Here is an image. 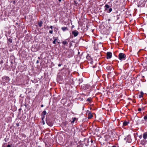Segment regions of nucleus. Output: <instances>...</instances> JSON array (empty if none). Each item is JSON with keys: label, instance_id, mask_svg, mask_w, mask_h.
I'll return each mask as SVG.
<instances>
[{"label": "nucleus", "instance_id": "6", "mask_svg": "<svg viewBox=\"0 0 147 147\" xmlns=\"http://www.w3.org/2000/svg\"><path fill=\"white\" fill-rule=\"evenodd\" d=\"M46 123L47 124L50 126H52L53 125V124L51 122H49L46 119Z\"/></svg>", "mask_w": 147, "mask_h": 147}, {"label": "nucleus", "instance_id": "9", "mask_svg": "<svg viewBox=\"0 0 147 147\" xmlns=\"http://www.w3.org/2000/svg\"><path fill=\"white\" fill-rule=\"evenodd\" d=\"M88 118L89 119L93 117L92 115L90 112L88 113Z\"/></svg>", "mask_w": 147, "mask_h": 147}, {"label": "nucleus", "instance_id": "1", "mask_svg": "<svg viewBox=\"0 0 147 147\" xmlns=\"http://www.w3.org/2000/svg\"><path fill=\"white\" fill-rule=\"evenodd\" d=\"M125 55L123 53H120L119 55V58L121 60H125Z\"/></svg>", "mask_w": 147, "mask_h": 147}, {"label": "nucleus", "instance_id": "15", "mask_svg": "<svg viewBox=\"0 0 147 147\" xmlns=\"http://www.w3.org/2000/svg\"><path fill=\"white\" fill-rule=\"evenodd\" d=\"M46 114V111H44L42 113L41 115L45 116Z\"/></svg>", "mask_w": 147, "mask_h": 147}, {"label": "nucleus", "instance_id": "3", "mask_svg": "<svg viewBox=\"0 0 147 147\" xmlns=\"http://www.w3.org/2000/svg\"><path fill=\"white\" fill-rule=\"evenodd\" d=\"M72 34L74 35V37L77 36L79 34L78 32L76 30H75L72 32Z\"/></svg>", "mask_w": 147, "mask_h": 147}, {"label": "nucleus", "instance_id": "18", "mask_svg": "<svg viewBox=\"0 0 147 147\" xmlns=\"http://www.w3.org/2000/svg\"><path fill=\"white\" fill-rule=\"evenodd\" d=\"M105 10H107V9L108 8H109V5H106L105 6Z\"/></svg>", "mask_w": 147, "mask_h": 147}, {"label": "nucleus", "instance_id": "47", "mask_svg": "<svg viewBox=\"0 0 147 147\" xmlns=\"http://www.w3.org/2000/svg\"><path fill=\"white\" fill-rule=\"evenodd\" d=\"M21 110V109H19V110Z\"/></svg>", "mask_w": 147, "mask_h": 147}, {"label": "nucleus", "instance_id": "16", "mask_svg": "<svg viewBox=\"0 0 147 147\" xmlns=\"http://www.w3.org/2000/svg\"><path fill=\"white\" fill-rule=\"evenodd\" d=\"M62 43L63 45H67V44H68V42H67L65 41H64L62 42Z\"/></svg>", "mask_w": 147, "mask_h": 147}, {"label": "nucleus", "instance_id": "45", "mask_svg": "<svg viewBox=\"0 0 147 147\" xmlns=\"http://www.w3.org/2000/svg\"><path fill=\"white\" fill-rule=\"evenodd\" d=\"M74 121H75L74 120H73L72 121V122H74Z\"/></svg>", "mask_w": 147, "mask_h": 147}, {"label": "nucleus", "instance_id": "33", "mask_svg": "<svg viewBox=\"0 0 147 147\" xmlns=\"http://www.w3.org/2000/svg\"><path fill=\"white\" fill-rule=\"evenodd\" d=\"M7 147H11L10 145L8 144Z\"/></svg>", "mask_w": 147, "mask_h": 147}, {"label": "nucleus", "instance_id": "26", "mask_svg": "<svg viewBox=\"0 0 147 147\" xmlns=\"http://www.w3.org/2000/svg\"><path fill=\"white\" fill-rule=\"evenodd\" d=\"M49 33H50V34H52L53 33V31L51 30H50L49 31Z\"/></svg>", "mask_w": 147, "mask_h": 147}, {"label": "nucleus", "instance_id": "46", "mask_svg": "<svg viewBox=\"0 0 147 147\" xmlns=\"http://www.w3.org/2000/svg\"><path fill=\"white\" fill-rule=\"evenodd\" d=\"M104 75H103V76H102V77H103V78H104Z\"/></svg>", "mask_w": 147, "mask_h": 147}, {"label": "nucleus", "instance_id": "13", "mask_svg": "<svg viewBox=\"0 0 147 147\" xmlns=\"http://www.w3.org/2000/svg\"><path fill=\"white\" fill-rule=\"evenodd\" d=\"M80 1V0H74V2L75 4H77Z\"/></svg>", "mask_w": 147, "mask_h": 147}, {"label": "nucleus", "instance_id": "23", "mask_svg": "<svg viewBox=\"0 0 147 147\" xmlns=\"http://www.w3.org/2000/svg\"><path fill=\"white\" fill-rule=\"evenodd\" d=\"M42 120H43L45 118V116H44V115H42Z\"/></svg>", "mask_w": 147, "mask_h": 147}, {"label": "nucleus", "instance_id": "31", "mask_svg": "<svg viewBox=\"0 0 147 147\" xmlns=\"http://www.w3.org/2000/svg\"><path fill=\"white\" fill-rule=\"evenodd\" d=\"M53 38L54 39V40H55V41H56V40H57V38H55L54 37H53Z\"/></svg>", "mask_w": 147, "mask_h": 147}, {"label": "nucleus", "instance_id": "38", "mask_svg": "<svg viewBox=\"0 0 147 147\" xmlns=\"http://www.w3.org/2000/svg\"><path fill=\"white\" fill-rule=\"evenodd\" d=\"M70 46V47L72 45V43L71 42L69 43Z\"/></svg>", "mask_w": 147, "mask_h": 147}, {"label": "nucleus", "instance_id": "20", "mask_svg": "<svg viewBox=\"0 0 147 147\" xmlns=\"http://www.w3.org/2000/svg\"><path fill=\"white\" fill-rule=\"evenodd\" d=\"M91 98H88L87 100V101H90L91 100Z\"/></svg>", "mask_w": 147, "mask_h": 147}, {"label": "nucleus", "instance_id": "11", "mask_svg": "<svg viewBox=\"0 0 147 147\" xmlns=\"http://www.w3.org/2000/svg\"><path fill=\"white\" fill-rule=\"evenodd\" d=\"M140 94L139 96V98H141L143 97L144 93L142 92H141L140 93Z\"/></svg>", "mask_w": 147, "mask_h": 147}, {"label": "nucleus", "instance_id": "51", "mask_svg": "<svg viewBox=\"0 0 147 147\" xmlns=\"http://www.w3.org/2000/svg\"><path fill=\"white\" fill-rule=\"evenodd\" d=\"M92 62H90V63H92Z\"/></svg>", "mask_w": 147, "mask_h": 147}, {"label": "nucleus", "instance_id": "29", "mask_svg": "<svg viewBox=\"0 0 147 147\" xmlns=\"http://www.w3.org/2000/svg\"><path fill=\"white\" fill-rule=\"evenodd\" d=\"M16 126L18 127L20 125V124H19V123H16Z\"/></svg>", "mask_w": 147, "mask_h": 147}, {"label": "nucleus", "instance_id": "32", "mask_svg": "<svg viewBox=\"0 0 147 147\" xmlns=\"http://www.w3.org/2000/svg\"><path fill=\"white\" fill-rule=\"evenodd\" d=\"M53 43L54 44H56V41H55V40H54L53 42Z\"/></svg>", "mask_w": 147, "mask_h": 147}, {"label": "nucleus", "instance_id": "34", "mask_svg": "<svg viewBox=\"0 0 147 147\" xmlns=\"http://www.w3.org/2000/svg\"><path fill=\"white\" fill-rule=\"evenodd\" d=\"M62 65L61 64H59L58 65V66L60 67Z\"/></svg>", "mask_w": 147, "mask_h": 147}, {"label": "nucleus", "instance_id": "44", "mask_svg": "<svg viewBox=\"0 0 147 147\" xmlns=\"http://www.w3.org/2000/svg\"><path fill=\"white\" fill-rule=\"evenodd\" d=\"M38 59H40V57H38Z\"/></svg>", "mask_w": 147, "mask_h": 147}, {"label": "nucleus", "instance_id": "39", "mask_svg": "<svg viewBox=\"0 0 147 147\" xmlns=\"http://www.w3.org/2000/svg\"><path fill=\"white\" fill-rule=\"evenodd\" d=\"M142 137V135H141V136H139V138H140V139H141Z\"/></svg>", "mask_w": 147, "mask_h": 147}, {"label": "nucleus", "instance_id": "43", "mask_svg": "<svg viewBox=\"0 0 147 147\" xmlns=\"http://www.w3.org/2000/svg\"><path fill=\"white\" fill-rule=\"evenodd\" d=\"M59 0V2H61V0Z\"/></svg>", "mask_w": 147, "mask_h": 147}, {"label": "nucleus", "instance_id": "21", "mask_svg": "<svg viewBox=\"0 0 147 147\" xmlns=\"http://www.w3.org/2000/svg\"><path fill=\"white\" fill-rule=\"evenodd\" d=\"M112 10V9L111 8H110L109 9V11H108L109 13Z\"/></svg>", "mask_w": 147, "mask_h": 147}, {"label": "nucleus", "instance_id": "50", "mask_svg": "<svg viewBox=\"0 0 147 147\" xmlns=\"http://www.w3.org/2000/svg\"><path fill=\"white\" fill-rule=\"evenodd\" d=\"M78 54H80V53H79V52L78 53Z\"/></svg>", "mask_w": 147, "mask_h": 147}, {"label": "nucleus", "instance_id": "49", "mask_svg": "<svg viewBox=\"0 0 147 147\" xmlns=\"http://www.w3.org/2000/svg\"><path fill=\"white\" fill-rule=\"evenodd\" d=\"M57 42L58 43H59V42H58V41H57Z\"/></svg>", "mask_w": 147, "mask_h": 147}, {"label": "nucleus", "instance_id": "30", "mask_svg": "<svg viewBox=\"0 0 147 147\" xmlns=\"http://www.w3.org/2000/svg\"><path fill=\"white\" fill-rule=\"evenodd\" d=\"M42 121L43 125H44L45 124V122L44 120H42Z\"/></svg>", "mask_w": 147, "mask_h": 147}, {"label": "nucleus", "instance_id": "8", "mask_svg": "<svg viewBox=\"0 0 147 147\" xmlns=\"http://www.w3.org/2000/svg\"><path fill=\"white\" fill-rule=\"evenodd\" d=\"M143 138L144 139H145L147 138V133L146 132L144 133L143 134Z\"/></svg>", "mask_w": 147, "mask_h": 147}, {"label": "nucleus", "instance_id": "17", "mask_svg": "<svg viewBox=\"0 0 147 147\" xmlns=\"http://www.w3.org/2000/svg\"><path fill=\"white\" fill-rule=\"evenodd\" d=\"M129 123V122L127 121H124L123 123V126H126Z\"/></svg>", "mask_w": 147, "mask_h": 147}, {"label": "nucleus", "instance_id": "7", "mask_svg": "<svg viewBox=\"0 0 147 147\" xmlns=\"http://www.w3.org/2000/svg\"><path fill=\"white\" fill-rule=\"evenodd\" d=\"M61 29L63 31L68 30V28L67 27H63L61 28Z\"/></svg>", "mask_w": 147, "mask_h": 147}, {"label": "nucleus", "instance_id": "36", "mask_svg": "<svg viewBox=\"0 0 147 147\" xmlns=\"http://www.w3.org/2000/svg\"><path fill=\"white\" fill-rule=\"evenodd\" d=\"M39 63V61L38 60H37L36 61V63Z\"/></svg>", "mask_w": 147, "mask_h": 147}, {"label": "nucleus", "instance_id": "5", "mask_svg": "<svg viewBox=\"0 0 147 147\" xmlns=\"http://www.w3.org/2000/svg\"><path fill=\"white\" fill-rule=\"evenodd\" d=\"M134 120L136 121V124H139L140 123V119L138 118H136L134 119Z\"/></svg>", "mask_w": 147, "mask_h": 147}, {"label": "nucleus", "instance_id": "24", "mask_svg": "<svg viewBox=\"0 0 147 147\" xmlns=\"http://www.w3.org/2000/svg\"><path fill=\"white\" fill-rule=\"evenodd\" d=\"M90 141V138H87V142L89 143Z\"/></svg>", "mask_w": 147, "mask_h": 147}, {"label": "nucleus", "instance_id": "48", "mask_svg": "<svg viewBox=\"0 0 147 147\" xmlns=\"http://www.w3.org/2000/svg\"><path fill=\"white\" fill-rule=\"evenodd\" d=\"M101 52H103V51L102 50Z\"/></svg>", "mask_w": 147, "mask_h": 147}, {"label": "nucleus", "instance_id": "25", "mask_svg": "<svg viewBox=\"0 0 147 147\" xmlns=\"http://www.w3.org/2000/svg\"><path fill=\"white\" fill-rule=\"evenodd\" d=\"M90 141L91 143H92L93 142V141L92 140V138H90Z\"/></svg>", "mask_w": 147, "mask_h": 147}, {"label": "nucleus", "instance_id": "12", "mask_svg": "<svg viewBox=\"0 0 147 147\" xmlns=\"http://www.w3.org/2000/svg\"><path fill=\"white\" fill-rule=\"evenodd\" d=\"M98 45L95 44L94 47V49L95 50H97L98 49Z\"/></svg>", "mask_w": 147, "mask_h": 147}, {"label": "nucleus", "instance_id": "37", "mask_svg": "<svg viewBox=\"0 0 147 147\" xmlns=\"http://www.w3.org/2000/svg\"><path fill=\"white\" fill-rule=\"evenodd\" d=\"M13 4H15L16 3V2L15 1H13Z\"/></svg>", "mask_w": 147, "mask_h": 147}, {"label": "nucleus", "instance_id": "14", "mask_svg": "<svg viewBox=\"0 0 147 147\" xmlns=\"http://www.w3.org/2000/svg\"><path fill=\"white\" fill-rule=\"evenodd\" d=\"M86 58L88 60H90V59L91 60V59L90 58V56L89 55V54H88L86 56Z\"/></svg>", "mask_w": 147, "mask_h": 147}, {"label": "nucleus", "instance_id": "19", "mask_svg": "<svg viewBox=\"0 0 147 147\" xmlns=\"http://www.w3.org/2000/svg\"><path fill=\"white\" fill-rule=\"evenodd\" d=\"M8 41L11 43L12 42V39L11 38H9L8 39Z\"/></svg>", "mask_w": 147, "mask_h": 147}, {"label": "nucleus", "instance_id": "35", "mask_svg": "<svg viewBox=\"0 0 147 147\" xmlns=\"http://www.w3.org/2000/svg\"><path fill=\"white\" fill-rule=\"evenodd\" d=\"M50 28L51 29H52L53 28V27L52 26H50Z\"/></svg>", "mask_w": 147, "mask_h": 147}, {"label": "nucleus", "instance_id": "52", "mask_svg": "<svg viewBox=\"0 0 147 147\" xmlns=\"http://www.w3.org/2000/svg\"><path fill=\"white\" fill-rule=\"evenodd\" d=\"M101 43V42H100L99 43H100H100Z\"/></svg>", "mask_w": 147, "mask_h": 147}, {"label": "nucleus", "instance_id": "28", "mask_svg": "<svg viewBox=\"0 0 147 147\" xmlns=\"http://www.w3.org/2000/svg\"><path fill=\"white\" fill-rule=\"evenodd\" d=\"M144 119L145 120H146L147 119V116H145L144 117Z\"/></svg>", "mask_w": 147, "mask_h": 147}, {"label": "nucleus", "instance_id": "27", "mask_svg": "<svg viewBox=\"0 0 147 147\" xmlns=\"http://www.w3.org/2000/svg\"><path fill=\"white\" fill-rule=\"evenodd\" d=\"M142 110V109L141 108H139L138 109V111H141Z\"/></svg>", "mask_w": 147, "mask_h": 147}, {"label": "nucleus", "instance_id": "4", "mask_svg": "<svg viewBox=\"0 0 147 147\" xmlns=\"http://www.w3.org/2000/svg\"><path fill=\"white\" fill-rule=\"evenodd\" d=\"M107 59L111 58L112 57V53L110 52H108L107 54Z\"/></svg>", "mask_w": 147, "mask_h": 147}, {"label": "nucleus", "instance_id": "22", "mask_svg": "<svg viewBox=\"0 0 147 147\" xmlns=\"http://www.w3.org/2000/svg\"><path fill=\"white\" fill-rule=\"evenodd\" d=\"M99 72H100V71L99 70H98L96 72V74H99Z\"/></svg>", "mask_w": 147, "mask_h": 147}, {"label": "nucleus", "instance_id": "10", "mask_svg": "<svg viewBox=\"0 0 147 147\" xmlns=\"http://www.w3.org/2000/svg\"><path fill=\"white\" fill-rule=\"evenodd\" d=\"M42 24L43 22L42 21H40L38 22V24L40 27H41L42 26Z\"/></svg>", "mask_w": 147, "mask_h": 147}, {"label": "nucleus", "instance_id": "42", "mask_svg": "<svg viewBox=\"0 0 147 147\" xmlns=\"http://www.w3.org/2000/svg\"><path fill=\"white\" fill-rule=\"evenodd\" d=\"M112 147H116V146H112Z\"/></svg>", "mask_w": 147, "mask_h": 147}, {"label": "nucleus", "instance_id": "41", "mask_svg": "<svg viewBox=\"0 0 147 147\" xmlns=\"http://www.w3.org/2000/svg\"><path fill=\"white\" fill-rule=\"evenodd\" d=\"M11 64H13V62L12 61H11Z\"/></svg>", "mask_w": 147, "mask_h": 147}, {"label": "nucleus", "instance_id": "40", "mask_svg": "<svg viewBox=\"0 0 147 147\" xmlns=\"http://www.w3.org/2000/svg\"><path fill=\"white\" fill-rule=\"evenodd\" d=\"M41 107H43V105H41Z\"/></svg>", "mask_w": 147, "mask_h": 147}, {"label": "nucleus", "instance_id": "2", "mask_svg": "<svg viewBox=\"0 0 147 147\" xmlns=\"http://www.w3.org/2000/svg\"><path fill=\"white\" fill-rule=\"evenodd\" d=\"M2 79L3 80L5 81V82L8 83V82L10 80V78L8 77L7 76H4L2 78Z\"/></svg>", "mask_w": 147, "mask_h": 147}]
</instances>
